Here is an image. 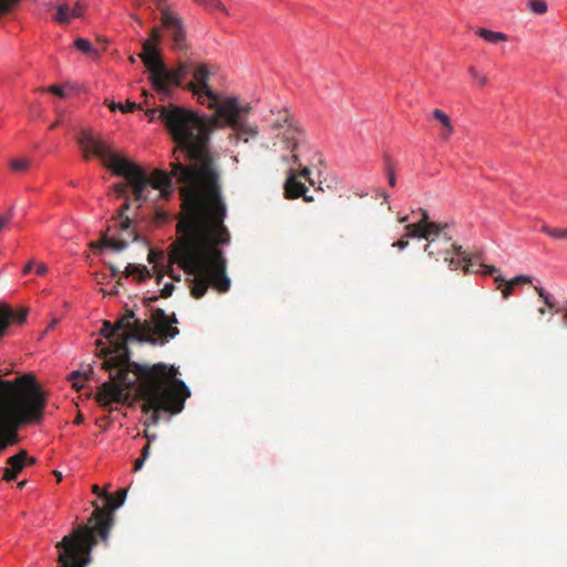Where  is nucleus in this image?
<instances>
[{"mask_svg": "<svg viewBox=\"0 0 567 567\" xmlns=\"http://www.w3.org/2000/svg\"><path fill=\"white\" fill-rule=\"evenodd\" d=\"M32 267H33V261L30 260L23 268L22 272L24 275H28L31 270H32Z\"/></svg>", "mask_w": 567, "mask_h": 567, "instance_id": "13d9d810", "label": "nucleus"}, {"mask_svg": "<svg viewBox=\"0 0 567 567\" xmlns=\"http://www.w3.org/2000/svg\"><path fill=\"white\" fill-rule=\"evenodd\" d=\"M130 207H131L130 198L126 197L125 202L121 206V208L118 210V214H117V218L121 219V221H120V230L122 233H126L127 237L131 238L132 241H137L138 240V235H137V233L134 229L131 230L132 220H131V218L128 216L125 215L126 212L130 209Z\"/></svg>", "mask_w": 567, "mask_h": 567, "instance_id": "a211bd4d", "label": "nucleus"}, {"mask_svg": "<svg viewBox=\"0 0 567 567\" xmlns=\"http://www.w3.org/2000/svg\"><path fill=\"white\" fill-rule=\"evenodd\" d=\"M514 287L516 285H519V284H528L532 281V278L529 276H526V275H520V276H517L515 278H513L512 280H508Z\"/></svg>", "mask_w": 567, "mask_h": 567, "instance_id": "e433bc0d", "label": "nucleus"}, {"mask_svg": "<svg viewBox=\"0 0 567 567\" xmlns=\"http://www.w3.org/2000/svg\"><path fill=\"white\" fill-rule=\"evenodd\" d=\"M394 247L399 248L400 250L405 249L409 246V241L405 239H400L393 244Z\"/></svg>", "mask_w": 567, "mask_h": 567, "instance_id": "09e8293b", "label": "nucleus"}, {"mask_svg": "<svg viewBox=\"0 0 567 567\" xmlns=\"http://www.w3.org/2000/svg\"><path fill=\"white\" fill-rule=\"evenodd\" d=\"M124 317H126L127 320L132 321L134 319V317H135V313H134L133 310H127V312H126V315Z\"/></svg>", "mask_w": 567, "mask_h": 567, "instance_id": "e2e57ef3", "label": "nucleus"}, {"mask_svg": "<svg viewBox=\"0 0 567 567\" xmlns=\"http://www.w3.org/2000/svg\"><path fill=\"white\" fill-rule=\"evenodd\" d=\"M17 429L18 427H14V430H7L6 432V439L7 442H10V445L16 444L18 441Z\"/></svg>", "mask_w": 567, "mask_h": 567, "instance_id": "58836bf2", "label": "nucleus"}, {"mask_svg": "<svg viewBox=\"0 0 567 567\" xmlns=\"http://www.w3.org/2000/svg\"><path fill=\"white\" fill-rule=\"evenodd\" d=\"M54 475L56 476L58 482H60V481L62 480V475H61V473H60V472H56V471H55V472H54Z\"/></svg>", "mask_w": 567, "mask_h": 567, "instance_id": "338daca9", "label": "nucleus"}, {"mask_svg": "<svg viewBox=\"0 0 567 567\" xmlns=\"http://www.w3.org/2000/svg\"><path fill=\"white\" fill-rule=\"evenodd\" d=\"M35 271L39 276H43L48 272V267L44 264H40V265H38Z\"/></svg>", "mask_w": 567, "mask_h": 567, "instance_id": "3c124183", "label": "nucleus"}, {"mask_svg": "<svg viewBox=\"0 0 567 567\" xmlns=\"http://www.w3.org/2000/svg\"><path fill=\"white\" fill-rule=\"evenodd\" d=\"M513 289H514V286L507 281L504 287L501 289V292H502V297L504 299H508L509 296L513 293Z\"/></svg>", "mask_w": 567, "mask_h": 567, "instance_id": "ea45409f", "label": "nucleus"}, {"mask_svg": "<svg viewBox=\"0 0 567 567\" xmlns=\"http://www.w3.org/2000/svg\"><path fill=\"white\" fill-rule=\"evenodd\" d=\"M71 13H70V8L69 6L66 4H60L58 7V12H56V21L61 22V23H65L69 21L70 19Z\"/></svg>", "mask_w": 567, "mask_h": 567, "instance_id": "c85d7f7f", "label": "nucleus"}, {"mask_svg": "<svg viewBox=\"0 0 567 567\" xmlns=\"http://www.w3.org/2000/svg\"><path fill=\"white\" fill-rule=\"evenodd\" d=\"M153 2L155 3L161 13L171 9L167 0H153Z\"/></svg>", "mask_w": 567, "mask_h": 567, "instance_id": "a19ab883", "label": "nucleus"}, {"mask_svg": "<svg viewBox=\"0 0 567 567\" xmlns=\"http://www.w3.org/2000/svg\"><path fill=\"white\" fill-rule=\"evenodd\" d=\"M446 227L447 224L439 223H431V225H424V223L409 224L405 227L406 234L404 237L423 238L427 240L429 243L424 246V251L427 252L429 256H434L436 251H434L432 247L436 239L433 236H439Z\"/></svg>", "mask_w": 567, "mask_h": 567, "instance_id": "9d476101", "label": "nucleus"}, {"mask_svg": "<svg viewBox=\"0 0 567 567\" xmlns=\"http://www.w3.org/2000/svg\"><path fill=\"white\" fill-rule=\"evenodd\" d=\"M7 463L9 466L3 470V480L6 482H12L27 466V451L21 450L16 455L10 456Z\"/></svg>", "mask_w": 567, "mask_h": 567, "instance_id": "2eb2a0df", "label": "nucleus"}, {"mask_svg": "<svg viewBox=\"0 0 567 567\" xmlns=\"http://www.w3.org/2000/svg\"><path fill=\"white\" fill-rule=\"evenodd\" d=\"M169 276H171L174 280H181V276H179V275H178V276H175V275L173 274V271H171V272H169Z\"/></svg>", "mask_w": 567, "mask_h": 567, "instance_id": "69168bd1", "label": "nucleus"}, {"mask_svg": "<svg viewBox=\"0 0 567 567\" xmlns=\"http://www.w3.org/2000/svg\"><path fill=\"white\" fill-rule=\"evenodd\" d=\"M164 258V254L161 250L150 249L147 260L151 264H156Z\"/></svg>", "mask_w": 567, "mask_h": 567, "instance_id": "f704fd0d", "label": "nucleus"}, {"mask_svg": "<svg viewBox=\"0 0 567 567\" xmlns=\"http://www.w3.org/2000/svg\"><path fill=\"white\" fill-rule=\"evenodd\" d=\"M307 190L308 189L306 185L302 182L298 181L296 175L291 172L285 184L286 197L298 198L302 196L306 202H312L313 198L307 195Z\"/></svg>", "mask_w": 567, "mask_h": 567, "instance_id": "f3484780", "label": "nucleus"}, {"mask_svg": "<svg viewBox=\"0 0 567 567\" xmlns=\"http://www.w3.org/2000/svg\"><path fill=\"white\" fill-rule=\"evenodd\" d=\"M494 281L496 284V288L497 289H502L504 287V285L507 282V280H505L501 275L496 276L494 278Z\"/></svg>", "mask_w": 567, "mask_h": 567, "instance_id": "49530a36", "label": "nucleus"}, {"mask_svg": "<svg viewBox=\"0 0 567 567\" xmlns=\"http://www.w3.org/2000/svg\"><path fill=\"white\" fill-rule=\"evenodd\" d=\"M142 48L143 51L138 54V58L150 72V80L152 83L154 79L158 78L159 70L163 71L164 61L156 43L144 40L142 42Z\"/></svg>", "mask_w": 567, "mask_h": 567, "instance_id": "ddd939ff", "label": "nucleus"}, {"mask_svg": "<svg viewBox=\"0 0 567 567\" xmlns=\"http://www.w3.org/2000/svg\"><path fill=\"white\" fill-rule=\"evenodd\" d=\"M116 329L120 332L117 334V339L113 341V348L109 349L110 353H114L115 355L107 358L103 361L102 368L105 370V363L109 361L122 358V351L120 350L121 342L124 341L125 344V354L127 355V361L130 360V349L127 347V342L130 339H140L144 332L151 330V323L147 321L141 322L140 320H135L133 323L131 320H127L126 317H122L116 323Z\"/></svg>", "mask_w": 567, "mask_h": 567, "instance_id": "423d86ee", "label": "nucleus"}, {"mask_svg": "<svg viewBox=\"0 0 567 567\" xmlns=\"http://www.w3.org/2000/svg\"><path fill=\"white\" fill-rule=\"evenodd\" d=\"M128 187H131V185L126 181V183L114 184L112 188H113V192L117 195V197L126 198V197H128L127 196Z\"/></svg>", "mask_w": 567, "mask_h": 567, "instance_id": "2f4dec72", "label": "nucleus"}, {"mask_svg": "<svg viewBox=\"0 0 567 567\" xmlns=\"http://www.w3.org/2000/svg\"><path fill=\"white\" fill-rule=\"evenodd\" d=\"M395 184H396L395 175H394L393 171H390V172H389V185H390L391 187H394V186H395Z\"/></svg>", "mask_w": 567, "mask_h": 567, "instance_id": "6e6d98bb", "label": "nucleus"}, {"mask_svg": "<svg viewBox=\"0 0 567 567\" xmlns=\"http://www.w3.org/2000/svg\"><path fill=\"white\" fill-rule=\"evenodd\" d=\"M93 371L92 368H90L89 372H80V371H73L70 375V380L73 382V386L80 388L83 386V381L89 380L90 375Z\"/></svg>", "mask_w": 567, "mask_h": 567, "instance_id": "cd10ccee", "label": "nucleus"}, {"mask_svg": "<svg viewBox=\"0 0 567 567\" xmlns=\"http://www.w3.org/2000/svg\"><path fill=\"white\" fill-rule=\"evenodd\" d=\"M145 461H146V460H143V457H142V456H141L140 458H137V460L135 461V463H134V468H133V470H134L135 472L140 471V470L143 467V465H144V462H145Z\"/></svg>", "mask_w": 567, "mask_h": 567, "instance_id": "603ef678", "label": "nucleus"}, {"mask_svg": "<svg viewBox=\"0 0 567 567\" xmlns=\"http://www.w3.org/2000/svg\"><path fill=\"white\" fill-rule=\"evenodd\" d=\"M542 231L554 239L567 240V227L566 228H554V227L544 225L542 227Z\"/></svg>", "mask_w": 567, "mask_h": 567, "instance_id": "a878e982", "label": "nucleus"}, {"mask_svg": "<svg viewBox=\"0 0 567 567\" xmlns=\"http://www.w3.org/2000/svg\"><path fill=\"white\" fill-rule=\"evenodd\" d=\"M70 13L73 18H80L83 14V8L78 3L74 8L70 9Z\"/></svg>", "mask_w": 567, "mask_h": 567, "instance_id": "c03bdc74", "label": "nucleus"}, {"mask_svg": "<svg viewBox=\"0 0 567 567\" xmlns=\"http://www.w3.org/2000/svg\"><path fill=\"white\" fill-rule=\"evenodd\" d=\"M92 249L111 248L114 251H121L127 247L125 239H115L104 233L99 241H92L90 244Z\"/></svg>", "mask_w": 567, "mask_h": 567, "instance_id": "6ab92c4d", "label": "nucleus"}, {"mask_svg": "<svg viewBox=\"0 0 567 567\" xmlns=\"http://www.w3.org/2000/svg\"><path fill=\"white\" fill-rule=\"evenodd\" d=\"M125 349L122 341L120 350ZM105 371L109 372L110 380L99 386L95 401L106 409L111 403H126L135 392L143 401L142 412L148 415L146 426L158 423L159 411L179 413L190 395L186 384L176 378L178 370L174 365L128 362L127 355L122 352V358L105 363Z\"/></svg>", "mask_w": 567, "mask_h": 567, "instance_id": "7ed1b4c3", "label": "nucleus"}, {"mask_svg": "<svg viewBox=\"0 0 567 567\" xmlns=\"http://www.w3.org/2000/svg\"><path fill=\"white\" fill-rule=\"evenodd\" d=\"M271 126L276 131L284 130L282 136L288 144V148L293 151L297 147L302 135V132L292 122L288 110H280L277 114V118L272 122Z\"/></svg>", "mask_w": 567, "mask_h": 567, "instance_id": "9b49d317", "label": "nucleus"}, {"mask_svg": "<svg viewBox=\"0 0 567 567\" xmlns=\"http://www.w3.org/2000/svg\"><path fill=\"white\" fill-rule=\"evenodd\" d=\"M10 165L14 172H24L29 168L30 162L25 158H17L11 161Z\"/></svg>", "mask_w": 567, "mask_h": 567, "instance_id": "7c9ffc66", "label": "nucleus"}, {"mask_svg": "<svg viewBox=\"0 0 567 567\" xmlns=\"http://www.w3.org/2000/svg\"><path fill=\"white\" fill-rule=\"evenodd\" d=\"M28 310L21 309L14 312L8 306H0V338L4 336L7 328L11 322L23 323L27 319Z\"/></svg>", "mask_w": 567, "mask_h": 567, "instance_id": "dca6fc26", "label": "nucleus"}, {"mask_svg": "<svg viewBox=\"0 0 567 567\" xmlns=\"http://www.w3.org/2000/svg\"><path fill=\"white\" fill-rule=\"evenodd\" d=\"M151 323L153 324L154 333L164 341L173 339L179 333V330L173 327V324L177 323L176 316L169 317L161 308L153 310Z\"/></svg>", "mask_w": 567, "mask_h": 567, "instance_id": "f8f14e48", "label": "nucleus"}, {"mask_svg": "<svg viewBox=\"0 0 567 567\" xmlns=\"http://www.w3.org/2000/svg\"><path fill=\"white\" fill-rule=\"evenodd\" d=\"M210 70L206 64L197 63L193 68V80L184 89L197 96L199 103L215 111L210 117H200L196 112L176 105L148 109L145 115L150 121L161 120L171 135L177 141L175 154L185 155L192 165L174 163L175 174L185 182H202L209 190H217L218 155L210 150V134L216 127L228 126L231 143L248 142L258 135V127L249 123V104L241 105L236 96L221 99L208 85Z\"/></svg>", "mask_w": 567, "mask_h": 567, "instance_id": "f03ea898", "label": "nucleus"}, {"mask_svg": "<svg viewBox=\"0 0 567 567\" xmlns=\"http://www.w3.org/2000/svg\"><path fill=\"white\" fill-rule=\"evenodd\" d=\"M534 289L537 292V295L539 296V298L545 303V307L538 308V313L540 316H545L547 313V310H549V309L550 310L558 309L556 302L553 300L551 295H549L547 291H545L544 288L535 286Z\"/></svg>", "mask_w": 567, "mask_h": 567, "instance_id": "4be33fe9", "label": "nucleus"}, {"mask_svg": "<svg viewBox=\"0 0 567 567\" xmlns=\"http://www.w3.org/2000/svg\"><path fill=\"white\" fill-rule=\"evenodd\" d=\"M137 107H140V105H137L135 102H131V101H127L125 104H122V103H115V102H111L109 104V109L111 111H116V110H120L122 111L123 113H128V112H133L134 110H136Z\"/></svg>", "mask_w": 567, "mask_h": 567, "instance_id": "bb28decb", "label": "nucleus"}, {"mask_svg": "<svg viewBox=\"0 0 567 567\" xmlns=\"http://www.w3.org/2000/svg\"><path fill=\"white\" fill-rule=\"evenodd\" d=\"M399 221H400V223H402V224H403V223H405V221H408V216L401 217V218L399 219Z\"/></svg>", "mask_w": 567, "mask_h": 567, "instance_id": "774afa93", "label": "nucleus"}, {"mask_svg": "<svg viewBox=\"0 0 567 567\" xmlns=\"http://www.w3.org/2000/svg\"><path fill=\"white\" fill-rule=\"evenodd\" d=\"M126 497V491L120 489L115 495L107 492L104 494L105 507H99L96 502H92L95 507L91 518L86 525L80 526L79 528H86L91 534L95 545L97 544L96 537L99 536L102 540H107L111 527L114 524L113 513L116 508L123 505Z\"/></svg>", "mask_w": 567, "mask_h": 567, "instance_id": "39448f33", "label": "nucleus"}, {"mask_svg": "<svg viewBox=\"0 0 567 567\" xmlns=\"http://www.w3.org/2000/svg\"><path fill=\"white\" fill-rule=\"evenodd\" d=\"M110 271H111V276L113 278L115 277H118V280L116 281V285L120 286L122 285L121 282V278L124 277V278H127L130 276H134L135 279L138 281V282H142L144 281L146 278L151 277V272L150 270L147 269L146 266L144 265H135V264H128L126 267H125V270L123 272H121L118 270L117 267H115L114 265L110 264L107 265Z\"/></svg>", "mask_w": 567, "mask_h": 567, "instance_id": "4468645a", "label": "nucleus"}, {"mask_svg": "<svg viewBox=\"0 0 567 567\" xmlns=\"http://www.w3.org/2000/svg\"><path fill=\"white\" fill-rule=\"evenodd\" d=\"M161 24L174 50L186 51L188 49L186 27L184 20L177 12L169 9L161 13Z\"/></svg>", "mask_w": 567, "mask_h": 567, "instance_id": "1a4fd4ad", "label": "nucleus"}, {"mask_svg": "<svg viewBox=\"0 0 567 567\" xmlns=\"http://www.w3.org/2000/svg\"><path fill=\"white\" fill-rule=\"evenodd\" d=\"M47 91H49L52 94L58 95L59 97L65 96V92L63 91V89L60 86H56V85H52V86L48 87Z\"/></svg>", "mask_w": 567, "mask_h": 567, "instance_id": "37998d69", "label": "nucleus"}, {"mask_svg": "<svg viewBox=\"0 0 567 567\" xmlns=\"http://www.w3.org/2000/svg\"><path fill=\"white\" fill-rule=\"evenodd\" d=\"M175 146L169 163L171 172L155 169L148 177L143 168L132 161L115 153L105 141L95 137L90 131H82L76 143L85 161L93 156L101 159L103 166L115 176L127 179L135 200H146L145 190L152 186L159 190V196L167 199L172 192V178L183 184V207L185 214L176 225L179 235L172 245L171 262L177 264L186 274L194 276L190 280V295L199 299L205 296L209 286L219 292H227L230 279L226 274L227 260L220 248L230 243V233L224 220L227 215L226 203L221 195L220 165L218 164L217 190H209L202 182L182 181L175 174L174 163L178 159L182 166L192 165V161L175 154L177 141L172 136Z\"/></svg>", "mask_w": 567, "mask_h": 567, "instance_id": "f257e3e1", "label": "nucleus"}, {"mask_svg": "<svg viewBox=\"0 0 567 567\" xmlns=\"http://www.w3.org/2000/svg\"><path fill=\"white\" fill-rule=\"evenodd\" d=\"M421 219L417 223H424V225H431L432 221L429 220V214L425 209H420Z\"/></svg>", "mask_w": 567, "mask_h": 567, "instance_id": "a18cd8bd", "label": "nucleus"}, {"mask_svg": "<svg viewBox=\"0 0 567 567\" xmlns=\"http://www.w3.org/2000/svg\"><path fill=\"white\" fill-rule=\"evenodd\" d=\"M21 0H0V16L10 12Z\"/></svg>", "mask_w": 567, "mask_h": 567, "instance_id": "473e14b6", "label": "nucleus"}, {"mask_svg": "<svg viewBox=\"0 0 567 567\" xmlns=\"http://www.w3.org/2000/svg\"><path fill=\"white\" fill-rule=\"evenodd\" d=\"M35 463H37V458H35V457H33V456H29V455L27 454V466H29V465H34Z\"/></svg>", "mask_w": 567, "mask_h": 567, "instance_id": "680f3d73", "label": "nucleus"}, {"mask_svg": "<svg viewBox=\"0 0 567 567\" xmlns=\"http://www.w3.org/2000/svg\"><path fill=\"white\" fill-rule=\"evenodd\" d=\"M174 289H175L174 284H172V282L165 284L163 289L161 290V297L168 298L169 296H172Z\"/></svg>", "mask_w": 567, "mask_h": 567, "instance_id": "4c0bfd02", "label": "nucleus"}, {"mask_svg": "<svg viewBox=\"0 0 567 567\" xmlns=\"http://www.w3.org/2000/svg\"><path fill=\"white\" fill-rule=\"evenodd\" d=\"M12 219L11 210L7 215L0 216V230H2L6 226L10 224Z\"/></svg>", "mask_w": 567, "mask_h": 567, "instance_id": "79ce46f5", "label": "nucleus"}, {"mask_svg": "<svg viewBox=\"0 0 567 567\" xmlns=\"http://www.w3.org/2000/svg\"><path fill=\"white\" fill-rule=\"evenodd\" d=\"M195 64L193 62H181L175 69H168L164 63L163 71L159 70L158 78L152 82L154 90L168 97L173 89L181 86L183 79L193 72Z\"/></svg>", "mask_w": 567, "mask_h": 567, "instance_id": "6e6552de", "label": "nucleus"}, {"mask_svg": "<svg viewBox=\"0 0 567 567\" xmlns=\"http://www.w3.org/2000/svg\"><path fill=\"white\" fill-rule=\"evenodd\" d=\"M470 74L473 79H475L480 85H486L487 84V78L483 74H481L475 68L468 69Z\"/></svg>", "mask_w": 567, "mask_h": 567, "instance_id": "c9c22d12", "label": "nucleus"}, {"mask_svg": "<svg viewBox=\"0 0 567 567\" xmlns=\"http://www.w3.org/2000/svg\"><path fill=\"white\" fill-rule=\"evenodd\" d=\"M143 436L147 440L146 444H151L153 441L157 439L155 433H150L148 431H144Z\"/></svg>", "mask_w": 567, "mask_h": 567, "instance_id": "de8ad7c7", "label": "nucleus"}, {"mask_svg": "<svg viewBox=\"0 0 567 567\" xmlns=\"http://www.w3.org/2000/svg\"><path fill=\"white\" fill-rule=\"evenodd\" d=\"M95 546L89 529L76 528L56 544L59 567H86L89 556Z\"/></svg>", "mask_w": 567, "mask_h": 567, "instance_id": "20e7f679", "label": "nucleus"}, {"mask_svg": "<svg viewBox=\"0 0 567 567\" xmlns=\"http://www.w3.org/2000/svg\"><path fill=\"white\" fill-rule=\"evenodd\" d=\"M74 47H75L79 51H81V52H83V53H86V54H91V55H93V56H95V58H97V56L100 55L99 51H97V50H95V49L92 47L91 42H90L89 40L84 39V38H78V39H75V41H74Z\"/></svg>", "mask_w": 567, "mask_h": 567, "instance_id": "b1692460", "label": "nucleus"}, {"mask_svg": "<svg viewBox=\"0 0 567 567\" xmlns=\"http://www.w3.org/2000/svg\"><path fill=\"white\" fill-rule=\"evenodd\" d=\"M162 25L161 27H154L151 32H150V38L146 39L145 41H152L153 43H156V45H158V43L161 42L162 40Z\"/></svg>", "mask_w": 567, "mask_h": 567, "instance_id": "72a5a7b5", "label": "nucleus"}, {"mask_svg": "<svg viewBox=\"0 0 567 567\" xmlns=\"http://www.w3.org/2000/svg\"><path fill=\"white\" fill-rule=\"evenodd\" d=\"M530 10L536 14H543L547 10V3L543 0H532L529 1Z\"/></svg>", "mask_w": 567, "mask_h": 567, "instance_id": "c756f323", "label": "nucleus"}, {"mask_svg": "<svg viewBox=\"0 0 567 567\" xmlns=\"http://www.w3.org/2000/svg\"><path fill=\"white\" fill-rule=\"evenodd\" d=\"M433 117L442 125L441 138L443 141H447L450 136L454 133V127L452 125L451 118L446 113L436 109L433 111Z\"/></svg>", "mask_w": 567, "mask_h": 567, "instance_id": "412c9836", "label": "nucleus"}, {"mask_svg": "<svg viewBox=\"0 0 567 567\" xmlns=\"http://www.w3.org/2000/svg\"><path fill=\"white\" fill-rule=\"evenodd\" d=\"M481 267H484V274L485 275H493L497 271V269L494 267V266H484V265H481Z\"/></svg>", "mask_w": 567, "mask_h": 567, "instance_id": "864d4df0", "label": "nucleus"}, {"mask_svg": "<svg viewBox=\"0 0 567 567\" xmlns=\"http://www.w3.org/2000/svg\"><path fill=\"white\" fill-rule=\"evenodd\" d=\"M433 237L436 239L432 247V249L436 251V255L433 257L437 259L439 256H443L444 261L449 262V267L452 270L462 267L465 274L476 272L473 268L474 264L462 250V246L450 244L451 238L447 237L444 231Z\"/></svg>", "mask_w": 567, "mask_h": 567, "instance_id": "0eeeda50", "label": "nucleus"}, {"mask_svg": "<svg viewBox=\"0 0 567 567\" xmlns=\"http://www.w3.org/2000/svg\"><path fill=\"white\" fill-rule=\"evenodd\" d=\"M150 452H151V444H145L144 447L142 449V455H141L143 457V460L148 458Z\"/></svg>", "mask_w": 567, "mask_h": 567, "instance_id": "8fccbe9b", "label": "nucleus"}, {"mask_svg": "<svg viewBox=\"0 0 567 567\" xmlns=\"http://www.w3.org/2000/svg\"><path fill=\"white\" fill-rule=\"evenodd\" d=\"M157 298H158L157 296L150 297V298H144L143 302H144L145 306L150 307L154 301L157 300Z\"/></svg>", "mask_w": 567, "mask_h": 567, "instance_id": "bf43d9fd", "label": "nucleus"}, {"mask_svg": "<svg viewBox=\"0 0 567 567\" xmlns=\"http://www.w3.org/2000/svg\"><path fill=\"white\" fill-rule=\"evenodd\" d=\"M300 175L305 178H307L311 184H312V181L309 178V175H310V169L308 167H303L301 169V173Z\"/></svg>", "mask_w": 567, "mask_h": 567, "instance_id": "4d7b16f0", "label": "nucleus"}, {"mask_svg": "<svg viewBox=\"0 0 567 567\" xmlns=\"http://www.w3.org/2000/svg\"><path fill=\"white\" fill-rule=\"evenodd\" d=\"M477 34L482 37L485 41L491 43H498L501 41L507 40L506 34L483 28L477 31Z\"/></svg>", "mask_w": 567, "mask_h": 567, "instance_id": "5701e85b", "label": "nucleus"}, {"mask_svg": "<svg viewBox=\"0 0 567 567\" xmlns=\"http://www.w3.org/2000/svg\"><path fill=\"white\" fill-rule=\"evenodd\" d=\"M198 4L203 6L206 10H218L224 14L228 16L227 8L221 3L220 0H194Z\"/></svg>", "mask_w": 567, "mask_h": 567, "instance_id": "393cba45", "label": "nucleus"}, {"mask_svg": "<svg viewBox=\"0 0 567 567\" xmlns=\"http://www.w3.org/2000/svg\"><path fill=\"white\" fill-rule=\"evenodd\" d=\"M556 312H563V326L567 328V308L566 309H556Z\"/></svg>", "mask_w": 567, "mask_h": 567, "instance_id": "5fc2aeb1", "label": "nucleus"}, {"mask_svg": "<svg viewBox=\"0 0 567 567\" xmlns=\"http://www.w3.org/2000/svg\"><path fill=\"white\" fill-rule=\"evenodd\" d=\"M83 421H84L83 416H82L81 414H79V415L75 417L74 423H75V424H81Z\"/></svg>", "mask_w": 567, "mask_h": 567, "instance_id": "0e129e2a", "label": "nucleus"}, {"mask_svg": "<svg viewBox=\"0 0 567 567\" xmlns=\"http://www.w3.org/2000/svg\"><path fill=\"white\" fill-rule=\"evenodd\" d=\"M100 332L105 339L110 340V342H111L110 347L103 348L101 350V354H103L105 358L104 360H106L107 358L115 355L114 353H110L109 349L113 348V341L117 339V334L120 332L117 331L116 326L112 324L110 321L103 322V326H102Z\"/></svg>", "mask_w": 567, "mask_h": 567, "instance_id": "aec40b11", "label": "nucleus"}, {"mask_svg": "<svg viewBox=\"0 0 567 567\" xmlns=\"http://www.w3.org/2000/svg\"><path fill=\"white\" fill-rule=\"evenodd\" d=\"M92 491H93V493H94V494H96V495H99V496H101V497H103V498H104V494H105V492H104V493H102V492H101V489H100V487H99L97 485H93V486H92Z\"/></svg>", "mask_w": 567, "mask_h": 567, "instance_id": "052dcab7", "label": "nucleus"}]
</instances>
